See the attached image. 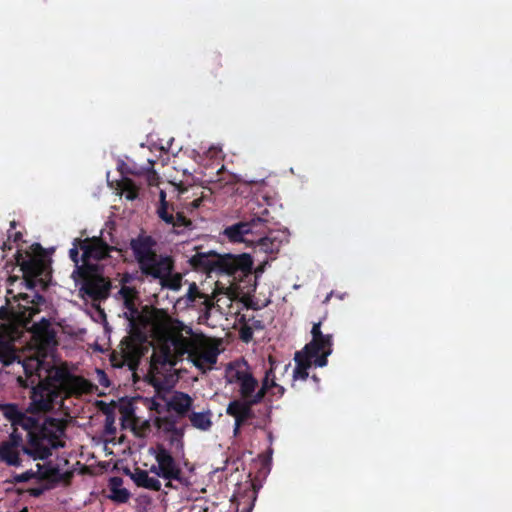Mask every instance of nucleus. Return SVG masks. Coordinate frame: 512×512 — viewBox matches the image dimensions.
Returning <instances> with one entry per match:
<instances>
[{"label":"nucleus","mask_w":512,"mask_h":512,"mask_svg":"<svg viewBox=\"0 0 512 512\" xmlns=\"http://www.w3.org/2000/svg\"><path fill=\"white\" fill-rule=\"evenodd\" d=\"M18 354L14 346L0 339V362L3 366H9L15 363Z\"/></svg>","instance_id":"obj_28"},{"label":"nucleus","mask_w":512,"mask_h":512,"mask_svg":"<svg viewBox=\"0 0 512 512\" xmlns=\"http://www.w3.org/2000/svg\"><path fill=\"white\" fill-rule=\"evenodd\" d=\"M191 332H192V329H191V328H188L187 333H191Z\"/></svg>","instance_id":"obj_53"},{"label":"nucleus","mask_w":512,"mask_h":512,"mask_svg":"<svg viewBox=\"0 0 512 512\" xmlns=\"http://www.w3.org/2000/svg\"><path fill=\"white\" fill-rule=\"evenodd\" d=\"M2 249H3V250L11 249V247H10V246H8L6 242H3Z\"/></svg>","instance_id":"obj_50"},{"label":"nucleus","mask_w":512,"mask_h":512,"mask_svg":"<svg viewBox=\"0 0 512 512\" xmlns=\"http://www.w3.org/2000/svg\"><path fill=\"white\" fill-rule=\"evenodd\" d=\"M137 487L145 488L152 491L161 490V482L157 477L149 475L147 470L136 467L133 472L126 471Z\"/></svg>","instance_id":"obj_18"},{"label":"nucleus","mask_w":512,"mask_h":512,"mask_svg":"<svg viewBox=\"0 0 512 512\" xmlns=\"http://www.w3.org/2000/svg\"><path fill=\"white\" fill-rule=\"evenodd\" d=\"M13 239V242L17 243L22 239V233L21 232H15L14 234H9L8 239Z\"/></svg>","instance_id":"obj_44"},{"label":"nucleus","mask_w":512,"mask_h":512,"mask_svg":"<svg viewBox=\"0 0 512 512\" xmlns=\"http://www.w3.org/2000/svg\"><path fill=\"white\" fill-rule=\"evenodd\" d=\"M185 428L186 425L178 427L176 426L169 434H171L170 443L173 444L174 442H180L182 443V438L185 434Z\"/></svg>","instance_id":"obj_37"},{"label":"nucleus","mask_w":512,"mask_h":512,"mask_svg":"<svg viewBox=\"0 0 512 512\" xmlns=\"http://www.w3.org/2000/svg\"><path fill=\"white\" fill-rule=\"evenodd\" d=\"M16 260L23 272L21 284L31 293L14 294L13 290L7 291L6 305L0 307V334L9 343L21 340L26 332L30 333L33 347L45 357L58 344L56 331L50 319L42 317L33 324L31 320L45 303L44 296L36 292L35 288L42 282L40 277L48 274L49 264L42 257L32 256L28 252L23 256L20 251L17 252Z\"/></svg>","instance_id":"obj_1"},{"label":"nucleus","mask_w":512,"mask_h":512,"mask_svg":"<svg viewBox=\"0 0 512 512\" xmlns=\"http://www.w3.org/2000/svg\"><path fill=\"white\" fill-rule=\"evenodd\" d=\"M174 268L175 262L171 256L163 258L157 263V267L155 268L159 270V274H148L146 278L159 280L163 289L179 291L182 287L183 275L179 272H174Z\"/></svg>","instance_id":"obj_15"},{"label":"nucleus","mask_w":512,"mask_h":512,"mask_svg":"<svg viewBox=\"0 0 512 512\" xmlns=\"http://www.w3.org/2000/svg\"><path fill=\"white\" fill-rule=\"evenodd\" d=\"M24 376H18L17 382L23 388H31L30 410L33 413L48 412L61 396L69 374L62 368L46 365L43 359L27 357L15 361Z\"/></svg>","instance_id":"obj_2"},{"label":"nucleus","mask_w":512,"mask_h":512,"mask_svg":"<svg viewBox=\"0 0 512 512\" xmlns=\"http://www.w3.org/2000/svg\"><path fill=\"white\" fill-rule=\"evenodd\" d=\"M165 487L169 489H176V487L172 483V480H167Z\"/></svg>","instance_id":"obj_48"},{"label":"nucleus","mask_w":512,"mask_h":512,"mask_svg":"<svg viewBox=\"0 0 512 512\" xmlns=\"http://www.w3.org/2000/svg\"><path fill=\"white\" fill-rule=\"evenodd\" d=\"M268 382L265 381L253 398H241L232 400L227 408L226 414L233 417L237 424L247 423L254 417L253 406L259 404L267 393Z\"/></svg>","instance_id":"obj_14"},{"label":"nucleus","mask_w":512,"mask_h":512,"mask_svg":"<svg viewBox=\"0 0 512 512\" xmlns=\"http://www.w3.org/2000/svg\"><path fill=\"white\" fill-rule=\"evenodd\" d=\"M188 418L191 426L201 431H208L213 425L212 412L210 410L205 412H191Z\"/></svg>","instance_id":"obj_24"},{"label":"nucleus","mask_w":512,"mask_h":512,"mask_svg":"<svg viewBox=\"0 0 512 512\" xmlns=\"http://www.w3.org/2000/svg\"><path fill=\"white\" fill-rule=\"evenodd\" d=\"M296 367L293 371V378L300 379V380H306L309 376L308 369L312 365V358H310L308 355L304 354L301 351H298L295 353L294 357Z\"/></svg>","instance_id":"obj_23"},{"label":"nucleus","mask_w":512,"mask_h":512,"mask_svg":"<svg viewBox=\"0 0 512 512\" xmlns=\"http://www.w3.org/2000/svg\"><path fill=\"white\" fill-rule=\"evenodd\" d=\"M21 452L34 460L39 459L36 457L37 454L33 451V447L24 443L22 434L13 429L8 438L0 443V461L8 466L18 467L22 463Z\"/></svg>","instance_id":"obj_11"},{"label":"nucleus","mask_w":512,"mask_h":512,"mask_svg":"<svg viewBox=\"0 0 512 512\" xmlns=\"http://www.w3.org/2000/svg\"><path fill=\"white\" fill-rule=\"evenodd\" d=\"M21 414L22 412L19 410L16 404H5L3 406V415L11 422L13 429H16V423Z\"/></svg>","instance_id":"obj_31"},{"label":"nucleus","mask_w":512,"mask_h":512,"mask_svg":"<svg viewBox=\"0 0 512 512\" xmlns=\"http://www.w3.org/2000/svg\"><path fill=\"white\" fill-rule=\"evenodd\" d=\"M124 305L127 309L125 317L129 321L130 334L128 336L149 341L152 339H163L169 329V317L163 309L144 305L139 310L134 302L135 291L133 288L123 286L120 289Z\"/></svg>","instance_id":"obj_3"},{"label":"nucleus","mask_w":512,"mask_h":512,"mask_svg":"<svg viewBox=\"0 0 512 512\" xmlns=\"http://www.w3.org/2000/svg\"><path fill=\"white\" fill-rule=\"evenodd\" d=\"M156 213L158 217L167 225L173 227L176 234H184L188 230H192L193 223L183 212H176L173 204L166 200V192L161 190L159 193V206Z\"/></svg>","instance_id":"obj_13"},{"label":"nucleus","mask_w":512,"mask_h":512,"mask_svg":"<svg viewBox=\"0 0 512 512\" xmlns=\"http://www.w3.org/2000/svg\"><path fill=\"white\" fill-rule=\"evenodd\" d=\"M246 423H240L239 425L237 424V421H235L234 423V430H233V433L234 435H238L240 433V429L243 425H245Z\"/></svg>","instance_id":"obj_45"},{"label":"nucleus","mask_w":512,"mask_h":512,"mask_svg":"<svg viewBox=\"0 0 512 512\" xmlns=\"http://www.w3.org/2000/svg\"><path fill=\"white\" fill-rule=\"evenodd\" d=\"M258 206V208L260 209L262 206L258 203V202H255V201H252L251 202V210H255V207L254 206Z\"/></svg>","instance_id":"obj_49"},{"label":"nucleus","mask_w":512,"mask_h":512,"mask_svg":"<svg viewBox=\"0 0 512 512\" xmlns=\"http://www.w3.org/2000/svg\"><path fill=\"white\" fill-rule=\"evenodd\" d=\"M246 322L250 326L252 330L260 331L265 328V325L261 319H257L254 316L247 317L246 316Z\"/></svg>","instance_id":"obj_39"},{"label":"nucleus","mask_w":512,"mask_h":512,"mask_svg":"<svg viewBox=\"0 0 512 512\" xmlns=\"http://www.w3.org/2000/svg\"><path fill=\"white\" fill-rule=\"evenodd\" d=\"M166 406L167 411H173L176 413L177 417L183 418L190 414L193 399L187 393L176 391L167 401Z\"/></svg>","instance_id":"obj_17"},{"label":"nucleus","mask_w":512,"mask_h":512,"mask_svg":"<svg viewBox=\"0 0 512 512\" xmlns=\"http://www.w3.org/2000/svg\"><path fill=\"white\" fill-rule=\"evenodd\" d=\"M83 284L81 291L93 301H101L108 298L111 290V282L102 276L90 272L86 277H81Z\"/></svg>","instance_id":"obj_16"},{"label":"nucleus","mask_w":512,"mask_h":512,"mask_svg":"<svg viewBox=\"0 0 512 512\" xmlns=\"http://www.w3.org/2000/svg\"><path fill=\"white\" fill-rule=\"evenodd\" d=\"M311 335H312L311 340H314V339H317V338H320V337H323L326 335V334H323L321 331V322L320 321L313 324L312 329H311Z\"/></svg>","instance_id":"obj_41"},{"label":"nucleus","mask_w":512,"mask_h":512,"mask_svg":"<svg viewBox=\"0 0 512 512\" xmlns=\"http://www.w3.org/2000/svg\"><path fill=\"white\" fill-rule=\"evenodd\" d=\"M333 351H325L320 352L316 356L313 357L314 361L312 363L315 364L317 367H324L328 363V356L332 354Z\"/></svg>","instance_id":"obj_38"},{"label":"nucleus","mask_w":512,"mask_h":512,"mask_svg":"<svg viewBox=\"0 0 512 512\" xmlns=\"http://www.w3.org/2000/svg\"><path fill=\"white\" fill-rule=\"evenodd\" d=\"M176 364L172 350L169 345L164 344L155 349L151 355L150 367L152 370L174 366Z\"/></svg>","instance_id":"obj_19"},{"label":"nucleus","mask_w":512,"mask_h":512,"mask_svg":"<svg viewBox=\"0 0 512 512\" xmlns=\"http://www.w3.org/2000/svg\"><path fill=\"white\" fill-rule=\"evenodd\" d=\"M148 472H149V473L154 474V476H153V477H157V478L161 477L160 470L158 469V463L153 464V465L150 467V469H149V471H148Z\"/></svg>","instance_id":"obj_43"},{"label":"nucleus","mask_w":512,"mask_h":512,"mask_svg":"<svg viewBox=\"0 0 512 512\" xmlns=\"http://www.w3.org/2000/svg\"><path fill=\"white\" fill-rule=\"evenodd\" d=\"M37 474H39V477L42 479H55L60 475V470L57 466L51 465L45 466L41 464H37Z\"/></svg>","instance_id":"obj_33"},{"label":"nucleus","mask_w":512,"mask_h":512,"mask_svg":"<svg viewBox=\"0 0 512 512\" xmlns=\"http://www.w3.org/2000/svg\"><path fill=\"white\" fill-rule=\"evenodd\" d=\"M270 211L262 208L255 212L247 221H240L225 228L223 234L233 243H254V235H261L265 232L269 223Z\"/></svg>","instance_id":"obj_8"},{"label":"nucleus","mask_w":512,"mask_h":512,"mask_svg":"<svg viewBox=\"0 0 512 512\" xmlns=\"http://www.w3.org/2000/svg\"><path fill=\"white\" fill-rule=\"evenodd\" d=\"M238 322L241 325L239 330L240 339L245 343H249L253 339L254 330H252L246 322V314L241 315L238 318Z\"/></svg>","instance_id":"obj_32"},{"label":"nucleus","mask_w":512,"mask_h":512,"mask_svg":"<svg viewBox=\"0 0 512 512\" xmlns=\"http://www.w3.org/2000/svg\"><path fill=\"white\" fill-rule=\"evenodd\" d=\"M18 427L27 432V443L33 447L36 457L40 460L47 459L52 450L65 446L63 437L66 431V422L61 419L47 417L42 422L38 419L27 416L23 412L16 423Z\"/></svg>","instance_id":"obj_4"},{"label":"nucleus","mask_w":512,"mask_h":512,"mask_svg":"<svg viewBox=\"0 0 512 512\" xmlns=\"http://www.w3.org/2000/svg\"><path fill=\"white\" fill-rule=\"evenodd\" d=\"M82 250V265L78 266V275L86 277L90 272L96 271V266L91 261H100L110 256V252L116 250L98 237L77 240Z\"/></svg>","instance_id":"obj_9"},{"label":"nucleus","mask_w":512,"mask_h":512,"mask_svg":"<svg viewBox=\"0 0 512 512\" xmlns=\"http://www.w3.org/2000/svg\"><path fill=\"white\" fill-rule=\"evenodd\" d=\"M129 247L144 277L152 273L158 275L159 270L155 269L157 263L169 257V255L158 254L156 239L143 231L130 239Z\"/></svg>","instance_id":"obj_6"},{"label":"nucleus","mask_w":512,"mask_h":512,"mask_svg":"<svg viewBox=\"0 0 512 512\" xmlns=\"http://www.w3.org/2000/svg\"><path fill=\"white\" fill-rule=\"evenodd\" d=\"M32 248H33V251L35 253H42L43 252V248H42V246L39 243L33 244Z\"/></svg>","instance_id":"obj_47"},{"label":"nucleus","mask_w":512,"mask_h":512,"mask_svg":"<svg viewBox=\"0 0 512 512\" xmlns=\"http://www.w3.org/2000/svg\"><path fill=\"white\" fill-rule=\"evenodd\" d=\"M313 379H314L315 381H318V378H317V376H316V375H314V376H313Z\"/></svg>","instance_id":"obj_52"},{"label":"nucleus","mask_w":512,"mask_h":512,"mask_svg":"<svg viewBox=\"0 0 512 512\" xmlns=\"http://www.w3.org/2000/svg\"><path fill=\"white\" fill-rule=\"evenodd\" d=\"M177 416L167 415L164 417H159L156 419V425L158 428L162 429L164 433H170L178 423Z\"/></svg>","instance_id":"obj_30"},{"label":"nucleus","mask_w":512,"mask_h":512,"mask_svg":"<svg viewBox=\"0 0 512 512\" xmlns=\"http://www.w3.org/2000/svg\"><path fill=\"white\" fill-rule=\"evenodd\" d=\"M189 263L195 270L207 274L225 273L235 279L250 275L253 269V259L247 253L220 255L214 251L197 252L190 258Z\"/></svg>","instance_id":"obj_5"},{"label":"nucleus","mask_w":512,"mask_h":512,"mask_svg":"<svg viewBox=\"0 0 512 512\" xmlns=\"http://www.w3.org/2000/svg\"><path fill=\"white\" fill-rule=\"evenodd\" d=\"M185 299H186L187 305H192L193 303H195L197 301V299H201L202 300L201 304H203L206 308H210L212 305L209 297L199 290V288L195 282H192L189 285L188 291L185 295Z\"/></svg>","instance_id":"obj_26"},{"label":"nucleus","mask_w":512,"mask_h":512,"mask_svg":"<svg viewBox=\"0 0 512 512\" xmlns=\"http://www.w3.org/2000/svg\"><path fill=\"white\" fill-rule=\"evenodd\" d=\"M150 453L154 455L161 478L165 480H175L181 485L188 487L191 483L187 477H184L182 470L177 464L175 458L163 444H157L155 448H150Z\"/></svg>","instance_id":"obj_12"},{"label":"nucleus","mask_w":512,"mask_h":512,"mask_svg":"<svg viewBox=\"0 0 512 512\" xmlns=\"http://www.w3.org/2000/svg\"><path fill=\"white\" fill-rule=\"evenodd\" d=\"M123 479L118 476L109 479V498L116 503H126L130 498V492L122 487Z\"/></svg>","instance_id":"obj_21"},{"label":"nucleus","mask_w":512,"mask_h":512,"mask_svg":"<svg viewBox=\"0 0 512 512\" xmlns=\"http://www.w3.org/2000/svg\"><path fill=\"white\" fill-rule=\"evenodd\" d=\"M157 179H158V176L155 171H152L151 173L148 174V183L150 186L156 185Z\"/></svg>","instance_id":"obj_42"},{"label":"nucleus","mask_w":512,"mask_h":512,"mask_svg":"<svg viewBox=\"0 0 512 512\" xmlns=\"http://www.w3.org/2000/svg\"><path fill=\"white\" fill-rule=\"evenodd\" d=\"M205 199H206V196L202 193V195L200 197L194 199L189 204H187V209H189L190 211L198 209L202 205V203Z\"/></svg>","instance_id":"obj_40"},{"label":"nucleus","mask_w":512,"mask_h":512,"mask_svg":"<svg viewBox=\"0 0 512 512\" xmlns=\"http://www.w3.org/2000/svg\"><path fill=\"white\" fill-rule=\"evenodd\" d=\"M226 380L229 384L237 385L241 398L256 396L258 380L253 376L246 361H234L226 368Z\"/></svg>","instance_id":"obj_10"},{"label":"nucleus","mask_w":512,"mask_h":512,"mask_svg":"<svg viewBox=\"0 0 512 512\" xmlns=\"http://www.w3.org/2000/svg\"><path fill=\"white\" fill-rule=\"evenodd\" d=\"M117 190L130 201L135 200L139 195V187L132 179L125 176H122V178L117 181Z\"/></svg>","instance_id":"obj_25"},{"label":"nucleus","mask_w":512,"mask_h":512,"mask_svg":"<svg viewBox=\"0 0 512 512\" xmlns=\"http://www.w3.org/2000/svg\"><path fill=\"white\" fill-rule=\"evenodd\" d=\"M172 345L179 352V354L184 355L185 353H190L189 349L191 347V342L181 334L175 335L172 340Z\"/></svg>","instance_id":"obj_34"},{"label":"nucleus","mask_w":512,"mask_h":512,"mask_svg":"<svg viewBox=\"0 0 512 512\" xmlns=\"http://www.w3.org/2000/svg\"><path fill=\"white\" fill-rule=\"evenodd\" d=\"M189 358L198 369L205 371L207 366L211 367L217 362V353L213 350L191 351Z\"/></svg>","instance_id":"obj_22"},{"label":"nucleus","mask_w":512,"mask_h":512,"mask_svg":"<svg viewBox=\"0 0 512 512\" xmlns=\"http://www.w3.org/2000/svg\"><path fill=\"white\" fill-rule=\"evenodd\" d=\"M254 243L261 251L269 254L277 253L281 246V241L271 236L255 238Z\"/></svg>","instance_id":"obj_27"},{"label":"nucleus","mask_w":512,"mask_h":512,"mask_svg":"<svg viewBox=\"0 0 512 512\" xmlns=\"http://www.w3.org/2000/svg\"><path fill=\"white\" fill-rule=\"evenodd\" d=\"M150 345V341H140L132 336L124 337L120 342V351H113L110 355L111 366L114 368L127 366L133 377H136L141 359L148 352Z\"/></svg>","instance_id":"obj_7"},{"label":"nucleus","mask_w":512,"mask_h":512,"mask_svg":"<svg viewBox=\"0 0 512 512\" xmlns=\"http://www.w3.org/2000/svg\"><path fill=\"white\" fill-rule=\"evenodd\" d=\"M269 363H270V369L266 371L265 373V377L262 381V384L267 381L268 383V388H267V392L270 391L271 389H274L273 391V394H277L279 396H282L284 394V387L277 384L275 382V374H274V364H275V360L273 359V357H269Z\"/></svg>","instance_id":"obj_29"},{"label":"nucleus","mask_w":512,"mask_h":512,"mask_svg":"<svg viewBox=\"0 0 512 512\" xmlns=\"http://www.w3.org/2000/svg\"><path fill=\"white\" fill-rule=\"evenodd\" d=\"M77 240H81V239L80 238L74 239L73 247L69 250V257L74 262V264L76 266V272L78 273V266H80L79 262L82 260L79 257V250H81V249L79 247V243L77 242Z\"/></svg>","instance_id":"obj_35"},{"label":"nucleus","mask_w":512,"mask_h":512,"mask_svg":"<svg viewBox=\"0 0 512 512\" xmlns=\"http://www.w3.org/2000/svg\"><path fill=\"white\" fill-rule=\"evenodd\" d=\"M10 227H11L12 229H14V228L16 227V222H15V221H12V222L10 223Z\"/></svg>","instance_id":"obj_51"},{"label":"nucleus","mask_w":512,"mask_h":512,"mask_svg":"<svg viewBox=\"0 0 512 512\" xmlns=\"http://www.w3.org/2000/svg\"><path fill=\"white\" fill-rule=\"evenodd\" d=\"M37 477V473L33 470H27L21 474H15L12 479V483H24Z\"/></svg>","instance_id":"obj_36"},{"label":"nucleus","mask_w":512,"mask_h":512,"mask_svg":"<svg viewBox=\"0 0 512 512\" xmlns=\"http://www.w3.org/2000/svg\"><path fill=\"white\" fill-rule=\"evenodd\" d=\"M42 494V489L40 488H33L30 490V495L34 496V497H38Z\"/></svg>","instance_id":"obj_46"},{"label":"nucleus","mask_w":512,"mask_h":512,"mask_svg":"<svg viewBox=\"0 0 512 512\" xmlns=\"http://www.w3.org/2000/svg\"><path fill=\"white\" fill-rule=\"evenodd\" d=\"M325 351H333L332 334H326L323 337L311 340L305 345L301 352L313 359L314 356Z\"/></svg>","instance_id":"obj_20"}]
</instances>
